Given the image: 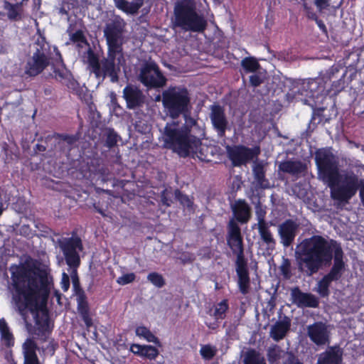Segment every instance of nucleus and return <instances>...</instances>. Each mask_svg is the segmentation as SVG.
Returning <instances> with one entry per match:
<instances>
[{
  "label": "nucleus",
  "instance_id": "obj_37",
  "mask_svg": "<svg viewBox=\"0 0 364 364\" xmlns=\"http://www.w3.org/2000/svg\"><path fill=\"white\" fill-rule=\"evenodd\" d=\"M70 39L73 43H77V46L79 48H83L84 46H87L89 48H90V43L87 41L86 36L84 34V32L80 29L72 33L70 35Z\"/></svg>",
  "mask_w": 364,
  "mask_h": 364
},
{
  "label": "nucleus",
  "instance_id": "obj_61",
  "mask_svg": "<svg viewBox=\"0 0 364 364\" xmlns=\"http://www.w3.org/2000/svg\"><path fill=\"white\" fill-rule=\"evenodd\" d=\"M19 230L20 234L23 236H29V235L31 234V229L28 225H22Z\"/></svg>",
  "mask_w": 364,
  "mask_h": 364
},
{
  "label": "nucleus",
  "instance_id": "obj_11",
  "mask_svg": "<svg viewBox=\"0 0 364 364\" xmlns=\"http://www.w3.org/2000/svg\"><path fill=\"white\" fill-rule=\"evenodd\" d=\"M53 48L55 55L50 64L52 72L49 73V76L72 92H77L80 89L78 82L74 79L71 72L66 68L58 47L55 46Z\"/></svg>",
  "mask_w": 364,
  "mask_h": 364
},
{
  "label": "nucleus",
  "instance_id": "obj_50",
  "mask_svg": "<svg viewBox=\"0 0 364 364\" xmlns=\"http://www.w3.org/2000/svg\"><path fill=\"white\" fill-rule=\"evenodd\" d=\"M200 354L205 359H212L215 355V350L209 345L203 346L200 349Z\"/></svg>",
  "mask_w": 364,
  "mask_h": 364
},
{
  "label": "nucleus",
  "instance_id": "obj_55",
  "mask_svg": "<svg viewBox=\"0 0 364 364\" xmlns=\"http://www.w3.org/2000/svg\"><path fill=\"white\" fill-rule=\"evenodd\" d=\"M256 215L258 220L257 225H260V223H268L265 220L266 211L262 208L257 207Z\"/></svg>",
  "mask_w": 364,
  "mask_h": 364
},
{
  "label": "nucleus",
  "instance_id": "obj_19",
  "mask_svg": "<svg viewBox=\"0 0 364 364\" xmlns=\"http://www.w3.org/2000/svg\"><path fill=\"white\" fill-rule=\"evenodd\" d=\"M307 335L316 346H324L329 343V331L326 325L321 321L314 322L308 326Z\"/></svg>",
  "mask_w": 364,
  "mask_h": 364
},
{
  "label": "nucleus",
  "instance_id": "obj_49",
  "mask_svg": "<svg viewBox=\"0 0 364 364\" xmlns=\"http://www.w3.org/2000/svg\"><path fill=\"white\" fill-rule=\"evenodd\" d=\"M136 279V275L134 273H127L124 274L122 276L119 277L117 282L120 285H126L133 282Z\"/></svg>",
  "mask_w": 364,
  "mask_h": 364
},
{
  "label": "nucleus",
  "instance_id": "obj_45",
  "mask_svg": "<svg viewBox=\"0 0 364 364\" xmlns=\"http://www.w3.org/2000/svg\"><path fill=\"white\" fill-rule=\"evenodd\" d=\"M77 4V0H63L59 13L62 15H68L69 11L76 8Z\"/></svg>",
  "mask_w": 364,
  "mask_h": 364
},
{
  "label": "nucleus",
  "instance_id": "obj_25",
  "mask_svg": "<svg viewBox=\"0 0 364 364\" xmlns=\"http://www.w3.org/2000/svg\"><path fill=\"white\" fill-rule=\"evenodd\" d=\"M36 343L31 338H27L23 344V364H41L36 353Z\"/></svg>",
  "mask_w": 364,
  "mask_h": 364
},
{
  "label": "nucleus",
  "instance_id": "obj_44",
  "mask_svg": "<svg viewBox=\"0 0 364 364\" xmlns=\"http://www.w3.org/2000/svg\"><path fill=\"white\" fill-rule=\"evenodd\" d=\"M147 279L157 288H161L166 284L163 276L155 272L149 273L147 276Z\"/></svg>",
  "mask_w": 364,
  "mask_h": 364
},
{
  "label": "nucleus",
  "instance_id": "obj_36",
  "mask_svg": "<svg viewBox=\"0 0 364 364\" xmlns=\"http://www.w3.org/2000/svg\"><path fill=\"white\" fill-rule=\"evenodd\" d=\"M284 351L285 350H282L277 345L269 347L267 353L268 361L272 364L276 363L277 360L282 359Z\"/></svg>",
  "mask_w": 364,
  "mask_h": 364
},
{
  "label": "nucleus",
  "instance_id": "obj_7",
  "mask_svg": "<svg viewBox=\"0 0 364 364\" xmlns=\"http://www.w3.org/2000/svg\"><path fill=\"white\" fill-rule=\"evenodd\" d=\"M174 25L184 31L203 32L206 28L207 21L198 14L194 5L183 1L174 8Z\"/></svg>",
  "mask_w": 364,
  "mask_h": 364
},
{
  "label": "nucleus",
  "instance_id": "obj_34",
  "mask_svg": "<svg viewBox=\"0 0 364 364\" xmlns=\"http://www.w3.org/2000/svg\"><path fill=\"white\" fill-rule=\"evenodd\" d=\"M104 146L108 149H112L117 145L120 136L113 128H107L104 134Z\"/></svg>",
  "mask_w": 364,
  "mask_h": 364
},
{
  "label": "nucleus",
  "instance_id": "obj_60",
  "mask_svg": "<svg viewBox=\"0 0 364 364\" xmlns=\"http://www.w3.org/2000/svg\"><path fill=\"white\" fill-rule=\"evenodd\" d=\"M314 21L316 22V23L317 24L318 27L321 31V32L324 35L327 36L328 30H327V28H326V25L324 24L323 21L322 20L319 19L318 17L317 18V20H314Z\"/></svg>",
  "mask_w": 364,
  "mask_h": 364
},
{
  "label": "nucleus",
  "instance_id": "obj_23",
  "mask_svg": "<svg viewBox=\"0 0 364 364\" xmlns=\"http://www.w3.org/2000/svg\"><path fill=\"white\" fill-rule=\"evenodd\" d=\"M343 353V349L340 346H329L320 354L317 364H342Z\"/></svg>",
  "mask_w": 364,
  "mask_h": 364
},
{
  "label": "nucleus",
  "instance_id": "obj_51",
  "mask_svg": "<svg viewBox=\"0 0 364 364\" xmlns=\"http://www.w3.org/2000/svg\"><path fill=\"white\" fill-rule=\"evenodd\" d=\"M302 6L306 16L309 19L313 21L317 20V14L314 11V9L311 6H309L306 1H304Z\"/></svg>",
  "mask_w": 364,
  "mask_h": 364
},
{
  "label": "nucleus",
  "instance_id": "obj_1",
  "mask_svg": "<svg viewBox=\"0 0 364 364\" xmlns=\"http://www.w3.org/2000/svg\"><path fill=\"white\" fill-rule=\"evenodd\" d=\"M11 281L14 289V298L22 316L28 309L35 313V334L45 342L53 331L47 309L37 312L38 303L46 302L53 285V277L48 271L41 267H29L25 264L11 268Z\"/></svg>",
  "mask_w": 364,
  "mask_h": 364
},
{
  "label": "nucleus",
  "instance_id": "obj_42",
  "mask_svg": "<svg viewBox=\"0 0 364 364\" xmlns=\"http://www.w3.org/2000/svg\"><path fill=\"white\" fill-rule=\"evenodd\" d=\"M279 270L281 274L285 279H290L291 278L292 274L291 271V261L289 259L283 257Z\"/></svg>",
  "mask_w": 364,
  "mask_h": 364
},
{
  "label": "nucleus",
  "instance_id": "obj_57",
  "mask_svg": "<svg viewBox=\"0 0 364 364\" xmlns=\"http://www.w3.org/2000/svg\"><path fill=\"white\" fill-rule=\"evenodd\" d=\"M263 82V80L259 75L254 74L250 77V83L251 86L257 87Z\"/></svg>",
  "mask_w": 364,
  "mask_h": 364
},
{
  "label": "nucleus",
  "instance_id": "obj_41",
  "mask_svg": "<svg viewBox=\"0 0 364 364\" xmlns=\"http://www.w3.org/2000/svg\"><path fill=\"white\" fill-rule=\"evenodd\" d=\"M245 364H266L264 358L255 350H250L245 358Z\"/></svg>",
  "mask_w": 364,
  "mask_h": 364
},
{
  "label": "nucleus",
  "instance_id": "obj_24",
  "mask_svg": "<svg viewBox=\"0 0 364 364\" xmlns=\"http://www.w3.org/2000/svg\"><path fill=\"white\" fill-rule=\"evenodd\" d=\"M278 170L279 172L299 177L306 171V166L299 160L289 159L281 161L279 164Z\"/></svg>",
  "mask_w": 364,
  "mask_h": 364
},
{
  "label": "nucleus",
  "instance_id": "obj_52",
  "mask_svg": "<svg viewBox=\"0 0 364 364\" xmlns=\"http://www.w3.org/2000/svg\"><path fill=\"white\" fill-rule=\"evenodd\" d=\"M317 10L322 12L323 10L327 9L330 5L331 0H313Z\"/></svg>",
  "mask_w": 364,
  "mask_h": 364
},
{
  "label": "nucleus",
  "instance_id": "obj_20",
  "mask_svg": "<svg viewBox=\"0 0 364 364\" xmlns=\"http://www.w3.org/2000/svg\"><path fill=\"white\" fill-rule=\"evenodd\" d=\"M123 97L129 109L139 108L144 103V95L142 91L133 85L129 84L124 88Z\"/></svg>",
  "mask_w": 364,
  "mask_h": 364
},
{
  "label": "nucleus",
  "instance_id": "obj_53",
  "mask_svg": "<svg viewBox=\"0 0 364 364\" xmlns=\"http://www.w3.org/2000/svg\"><path fill=\"white\" fill-rule=\"evenodd\" d=\"M324 111V108H319L316 110H314L310 122L312 124H319L322 121L323 112Z\"/></svg>",
  "mask_w": 364,
  "mask_h": 364
},
{
  "label": "nucleus",
  "instance_id": "obj_31",
  "mask_svg": "<svg viewBox=\"0 0 364 364\" xmlns=\"http://www.w3.org/2000/svg\"><path fill=\"white\" fill-rule=\"evenodd\" d=\"M264 166L262 163H255L252 167V173L257 185L263 188H269V182L266 178Z\"/></svg>",
  "mask_w": 364,
  "mask_h": 364
},
{
  "label": "nucleus",
  "instance_id": "obj_40",
  "mask_svg": "<svg viewBox=\"0 0 364 364\" xmlns=\"http://www.w3.org/2000/svg\"><path fill=\"white\" fill-rule=\"evenodd\" d=\"M136 335L142 337L148 342L156 343L158 338L146 326H138L135 330Z\"/></svg>",
  "mask_w": 364,
  "mask_h": 364
},
{
  "label": "nucleus",
  "instance_id": "obj_63",
  "mask_svg": "<svg viewBox=\"0 0 364 364\" xmlns=\"http://www.w3.org/2000/svg\"><path fill=\"white\" fill-rule=\"evenodd\" d=\"M73 287L75 289V291L77 292V290L79 289V288H81L80 287L79 280H78L77 277L73 278Z\"/></svg>",
  "mask_w": 364,
  "mask_h": 364
},
{
  "label": "nucleus",
  "instance_id": "obj_48",
  "mask_svg": "<svg viewBox=\"0 0 364 364\" xmlns=\"http://www.w3.org/2000/svg\"><path fill=\"white\" fill-rule=\"evenodd\" d=\"M175 197L183 206L191 207L193 204L189 197L178 189L175 191Z\"/></svg>",
  "mask_w": 364,
  "mask_h": 364
},
{
  "label": "nucleus",
  "instance_id": "obj_62",
  "mask_svg": "<svg viewBox=\"0 0 364 364\" xmlns=\"http://www.w3.org/2000/svg\"><path fill=\"white\" fill-rule=\"evenodd\" d=\"M206 326L211 330H215L219 327L218 321L215 320L213 323L205 322Z\"/></svg>",
  "mask_w": 364,
  "mask_h": 364
},
{
  "label": "nucleus",
  "instance_id": "obj_2",
  "mask_svg": "<svg viewBox=\"0 0 364 364\" xmlns=\"http://www.w3.org/2000/svg\"><path fill=\"white\" fill-rule=\"evenodd\" d=\"M295 255L299 271L306 276L317 273L323 266H333L326 275L333 282L338 281L345 269L344 252L338 241L327 240L319 235L304 239L297 246Z\"/></svg>",
  "mask_w": 364,
  "mask_h": 364
},
{
  "label": "nucleus",
  "instance_id": "obj_16",
  "mask_svg": "<svg viewBox=\"0 0 364 364\" xmlns=\"http://www.w3.org/2000/svg\"><path fill=\"white\" fill-rule=\"evenodd\" d=\"M210 118L218 136L225 138V132L230 127L224 108L219 105H212Z\"/></svg>",
  "mask_w": 364,
  "mask_h": 364
},
{
  "label": "nucleus",
  "instance_id": "obj_6",
  "mask_svg": "<svg viewBox=\"0 0 364 364\" xmlns=\"http://www.w3.org/2000/svg\"><path fill=\"white\" fill-rule=\"evenodd\" d=\"M162 103L168 115L173 119L191 109V97L184 86H170L162 93Z\"/></svg>",
  "mask_w": 364,
  "mask_h": 364
},
{
  "label": "nucleus",
  "instance_id": "obj_32",
  "mask_svg": "<svg viewBox=\"0 0 364 364\" xmlns=\"http://www.w3.org/2000/svg\"><path fill=\"white\" fill-rule=\"evenodd\" d=\"M0 335L1 339L6 347H12L14 345V337L11 332L6 320L0 318Z\"/></svg>",
  "mask_w": 364,
  "mask_h": 364
},
{
  "label": "nucleus",
  "instance_id": "obj_13",
  "mask_svg": "<svg viewBox=\"0 0 364 364\" xmlns=\"http://www.w3.org/2000/svg\"><path fill=\"white\" fill-rule=\"evenodd\" d=\"M59 246L63 253L67 265L76 273V269L80 265L79 252L83 250L82 239L77 235L75 231H73L70 237H65L59 241Z\"/></svg>",
  "mask_w": 364,
  "mask_h": 364
},
{
  "label": "nucleus",
  "instance_id": "obj_5",
  "mask_svg": "<svg viewBox=\"0 0 364 364\" xmlns=\"http://www.w3.org/2000/svg\"><path fill=\"white\" fill-rule=\"evenodd\" d=\"M227 228V245L232 254L236 255L235 271L238 278V288L243 295H246L250 291V278L247 259L244 253V243L241 229L233 219L229 221Z\"/></svg>",
  "mask_w": 364,
  "mask_h": 364
},
{
  "label": "nucleus",
  "instance_id": "obj_33",
  "mask_svg": "<svg viewBox=\"0 0 364 364\" xmlns=\"http://www.w3.org/2000/svg\"><path fill=\"white\" fill-rule=\"evenodd\" d=\"M228 299H224L221 301L215 304L213 306V313L211 314L215 320H223L226 317V314L229 311Z\"/></svg>",
  "mask_w": 364,
  "mask_h": 364
},
{
  "label": "nucleus",
  "instance_id": "obj_4",
  "mask_svg": "<svg viewBox=\"0 0 364 364\" xmlns=\"http://www.w3.org/2000/svg\"><path fill=\"white\" fill-rule=\"evenodd\" d=\"M161 138L164 142L163 147L172 150L181 157L186 158L191 154H196L200 161H210V159L203 154V148H200L198 152V148L201 146L200 139L181 128L178 121H171L166 124L161 133Z\"/></svg>",
  "mask_w": 364,
  "mask_h": 364
},
{
  "label": "nucleus",
  "instance_id": "obj_43",
  "mask_svg": "<svg viewBox=\"0 0 364 364\" xmlns=\"http://www.w3.org/2000/svg\"><path fill=\"white\" fill-rule=\"evenodd\" d=\"M191 109H189L188 113L187 112L185 113V114L181 115L183 116L185 119V123L181 125V128H182L183 130H186L188 132V134H192V127L197 124V121L191 116Z\"/></svg>",
  "mask_w": 364,
  "mask_h": 364
},
{
  "label": "nucleus",
  "instance_id": "obj_14",
  "mask_svg": "<svg viewBox=\"0 0 364 364\" xmlns=\"http://www.w3.org/2000/svg\"><path fill=\"white\" fill-rule=\"evenodd\" d=\"M139 80L148 90L162 88L167 82L166 76L154 61H146L141 65Z\"/></svg>",
  "mask_w": 364,
  "mask_h": 364
},
{
  "label": "nucleus",
  "instance_id": "obj_29",
  "mask_svg": "<svg viewBox=\"0 0 364 364\" xmlns=\"http://www.w3.org/2000/svg\"><path fill=\"white\" fill-rule=\"evenodd\" d=\"M257 230L260 239L263 244L266 245L267 250H274L276 247L277 242L269 229V224L260 223V225H257Z\"/></svg>",
  "mask_w": 364,
  "mask_h": 364
},
{
  "label": "nucleus",
  "instance_id": "obj_58",
  "mask_svg": "<svg viewBox=\"0 0 364 364\" xmlns=\"http://www.w3.org/2000/svg\"><path fill=\"white\" fill-rule=\"evenodd\" d=\"M58 348V343L55 342L53 339H52L46 347V350L48 353H49L50 356H53L55 354L56 349Z\"/></svg>",
  "mask_w": 364,
  "mask_h": 364
},
{
  "label": "nucleus",
  "instance_id": "obj_15",
  "mask_svg": "<svg viewBox=\"0 0 364 364\" xmlns=\"http://www.w3.org/2000/svg\"><path fill=\"white\" fill-rule=\"evenodd\" d=\"M225 149L227 156L234 167L246 165L257 158L260 153L259 146L250 148L242 144L227 145Z\"/></svg>",
  "mask_w": 364,
  "mask_h": 364
},
{
  "label": "nucleus",
  "instance_id": "obj_56",
  "mask_svg": "<svg viewBox=\"0 0 364 364\" xmlns=\"http://www.w3.org/2000/svg\"><path fill=\"white\" fill-rule=\"evenodd\" d=\"M161 201L163 205L169 207L171 205L172 200L168 194L167 189H164L161 193Z\"/></svg>",
  "mask_w": 364,
  "mask_h": 364
},
{
  "label": "nucleus",
  "instance_id": "obj_35",
  "mask_svg": "<svg viewBox=\"0 0 364 364\" xmlns=\"http://www.w3.org/2000/svg\"><path fill=\"white\" fill-rule=\"evenodd\" d=\"M333 282L328 277L324 275L317 284L316 291L322 298L328 297L330 294L329 287L331 282Z\"/></svg>",
  "mask_w": 364,
  "mask_h": 364
},
{
  "label": "nucleus",
  "instance_id": "obj_9",
  "mask_svg": "<svg viewBox=\"0 0 364 364\" xmlns=\"http://www.w3.org/2000/svg\"><path fill=\"white\" fill-rule=\"evenodd\" d=\"M315 162L318 175L323 181L333 188L338 185L340 173L338 162L333 154L326 149H318L315 152Z\"/></svg>",
  "mask_w": 364,
  "mask_h": 364
},
{
  "label": "nucleus",
  "instance_id": "obj_18",
  "mask_svg": "<svg viewBox=\"0 0 364 364\" xmlns=\"http://www.w3.org/2000/svg\"><path fill=\"white\" fill-rule=\"evenodd\" d=\"M291 302L299 308H317L319 299L311 293L303 292L299 287L291 289Z\"/></svg>",
  "mask_w": 364,
  "mask_h": 364
},
{
  "label": "nucleus",
  "instance_id": "obj_26",
  "mask_svg": "<svg viewBox=\"0 0 364 364\" xmlns=\"http://www.w3.org/2000/svg\"><path fill=\"white\" fill-rule=\"evenodd\" d=\"M291 321L289 318L285 317L282 321H277L271 328L270 336L275 341L282 340L289 331Z\"/></svg>",
  "mask_w": 364,
  "mask_h": 364
},
{
  "label": "nucleus",
  "instance_id": "obj_30",
  "mask_svg": "<svg viewBox=\"0 0 364 364\" xmlns=\"http://www.w3.org/2000/svg\"><path fill=\"white\" fill-rule=\"evenodd\" d=\"M4 9L7 11V17L10 21H18L21 20L23 14L22 2L11 4L5 0L4 1Z\"/></svg>",
  "mask_w": 364,
  "mask_h": 364
},
{
  "label": "nucleus",
  "instance_id": "obj_46",
  "mask_svg": "<svg viewBox=\"0 0 364 364\" xmlns=\"http://www.w3.org/2000/svg\"><path fill=\"white\" fill-rule=\"evenodd\" d=\"M282 360L283 364H304L293 351H284Z\"/></svg>",
  "mask_w": 364,
  "mask_h": 364
},
{
  "label": "nucleus",
  "instance_id": "obj_38",
  "mask_svg": "<svg viewBox=\"0 0 364 364\" xmlns=\"http://www.w3.org/2000/svg\"><path fill=\"white\" fill-rule=\"evenodd\" d=\"M241 65L247 73H253L259 68L257 59L253 57H246L242 60Z\"/></svg>",
  "mask_w": 364,
  "mask_h": 364
},
{
  "label": "nucleus",
  "instance_id": "obj_22",
  "mask_svg": "<svg viewBox=\"0 0 364 364\" xmlns=\"http://www.w3.org/2000/svg\"><path fill=\"white\" fill-rule=\"evenodd\" d=\"M235 222L246 224L251 218V208L245 199H238L231 205Z\"/></svg>",
  "mask_w": 364,
  "mask_h": 364
},
{
  "label": "nucleus",
  "instance_id": "obj_21",
  "mask_svg": "<svg viewBox=\"0 0 364 364\" xmlns=\"http://www.w3.org/2000/svg\"><path fill=\"white\" fill-rule=\"evenodd\" d=\"M77 309L87 328L92 326V318L90 314V306L87 296L82 288L77 290Z\"/></svg>",
  "mask_w": 364,
  "mask_h": 364
},
{
  "label": "nucleus",
  "instance_id": "obj_10",
  "mask_svg": "<svg viewBox=\"0 0 364 364\" xmlns=\"http://www.w3.org/2000/svg\"><path fill=\"white\" fill-rule=\"evenodd\" d=\"M333 74L334 69L332 68L317 77L304 80L301 84V94L314 100L316 103L322 102L328 95L327 87L330 85Z\"/></svg>",
  "mask_w": 364,
  "mask_h": 364
},
{
  "label": "nucleus",
  "instance_id": "obj_12",
  "mask_svg": "<svg viewBox=\"0 0 364 364\" xmlns=\"http://www.w3.org/2000/svg\"><path fill=\"white\" fill-rule=\"evenodd\" d=\"M339 183L341 185H337L336 188H331V197L334 200L348 202L364 185V180L360 179L353 171H350L340 174Z\"/></svg>",
  "mask_w": 364,
  "mask_h": 364
},
{
  "label": "nucleus",
  "instance_id": "obj_3",
  "mask_svg": "<svg viewBox=\"0 0 364 364\" xmlns=\"http://www.w3.org/2000/svg\"><path fill=\"white\" fill-rule=\"evenodd\" d=\"M127 23L119 16H114L106 23L104 28V37L107 46V56L100 60L97 55L91 48H88L87 63L96 78L104 80L109 77L112 82L119 80V68L115 63H120L123 58V39Z\"/></svg>",
  "mask_w": 364,
  "mask_h": 364
},
{
  "label": "nucleus",
  "instance_id": "obj_17",
  "mask_svg": "<svg viewBox=\"0 0 364 364\" xmlns=\"http://www.w3.org/2000/svg\"><path fill=\"white\" fill-rule=\"evenodd\" d=\"M299 225L292 219H287L278 226L280 243L284 247H289L294 242Z\"/></svg>",
  "mask_w": 364,
  "mask_h": 364
},
{
  "label": "nucleus",
  "instance_id": "obj_59",
  "mask_svg": "<svg viewBox=\"0 0 364 364\" xmlns=\"http://www.w3.org/2000/svg\"><path fill=\"white\" fill-rule=\"evenodd\" d=\"M61 284L63 291H67L70 287V279L68 275L65 273L63 274Z\"/></svg>",
  "mask_w": 364,
  "mask_h": 364
},
{
  "label": "nucleus",
  "instance_id": "obj_27",
  "mask_svg": "<svg viewBox=\"0 0 364 364\" xmlns=\"http://www.w3.org/2000/svg\"><path fill=\"white\" fill-rule=\"evenodd\" d=\"M129 350L134 355L146 358L149 360H154L159 355L158 349L155 346L150 345L133 343L130 346Z\"/></svg>",
  "mask_w": 364,
  "mask_h": 364
},
{
  "label": "nucleus",
  "instance_id": "obj_47",
  "mask_svg": "<svg viewBox=\"0 0 364 364\" xmlns=\"http://www.w3.org/2000/svg\"><path fill=\"white\" fill-rule=\"evenodd\" d=\"M90 171L95 174H100L104 176L106 173V168L104 166H101L98 163L97 159L92 160L91 165L89 167Z\"/></svg>",
  "mask_w": 364,
  "mask_h": 364
},
{
  "label": "nucleus",
  "instance_id": "obj_28",
  "mask_svg": "<svg viewBox=\"0 0 364 364\" xmlns=\"http://www.w3.org/2000/svg\"><path fill=\"white\" fill-rule=\"evenodd\" d=\"M115 6L119 10L128 14H136L144 5V0H133L129 2L127 0H113Z\"/></svg>",
  "mask_w": 364,
  "mask_h": 364
},
{
  "label": "nucleus",
  "instance_id": "obj_54",
  "mask_svg": "<svg viewBox=\"0 0 364 364\" xmlns=\"http://www.w3.org/2000/svg\"><path fill=\"white\" fill-rule=\"evenodd\" d=\"M59 138L67 143L68 146V149L70 150L71 149V146L75 144V142L76 141V138L75 136H73V135H69V134H59Z\"/></svg>",
  "mask_w": 364,
  "mask_h": 364
},
{
  "label": "nucleus",
  "instance_id": "obj_64",
  "mask_svg": "<svg viewBox=\"0 0 364 364\" xmlns=\"http://www.w3.org/2000/svg\"><path fill=\"white\" fill-rule=\"evenodd\" d=\"M360 198L363 205H364V185L361 186L360 189Z\"/></svg>",
  "mask_w": 364,
  "mask_h": 364
},
{
  "label": "nucleus",
  "instance_id": "obj_39",
  "mask_svg": "<svg viewBox=\"0 0 364 364\" xmlns=\"http://www.w3.org/2000/svg\"><path fill=\"white\" fill-rule=\"evenodd\" d=\"M346 74L343 73L341 78L338 80L333 81L330 88H327L328 90V95L335 96L341 92L345 87V77Z\"/></svg>",
  "mask_w": 364,
  "mask_h": 364
},
{
  "label": "nucleus",
  "instance_id": "obj_8",
  "mask_svg": "<svg viewBox=\"0 0 364 364\" xmlns=\"http://www.w3.org/2000/svg\"><path fill=\"white\" fill-rule=\"evenodd\" d=\"M36 50L27 60L24 73L29 77H36L51 64L53 56L50 46L44 36L40 35L35 42Z\"/></svg>",
  "mask_w": 364,
  "mask_h": 364
}]
</instances>
